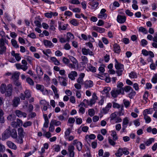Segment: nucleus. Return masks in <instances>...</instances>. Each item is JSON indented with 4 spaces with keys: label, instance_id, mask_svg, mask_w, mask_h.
Segmentation results:
<instances>
[{
    "label": "nucleus",
    "instance_id": "obj_47",
    "mask_svg": "<svg viewBox=\"0 0 157 157\" xmlns=\"http://www.w3.org/2000/svg\"><path fill=\"white\" fill-rule=\"evenodd\" d=\"M6 46H0V55H2L6 51Z\"/></svg>",
    "mask_w": 157,
    "mask_h": 157
},
{
    "label": "nucleus",
    "instance_id": "obj_61",
    "mask_svg": "<svg viewBox=\"0 0 157 157\" xmlns=\"http://www.w3.org/2000/svg\"><path fill=\"white\" fill-rule=\"evenodd\" d=\"M82 63L85 64H87L88 62V60L87 57L85 56H82L81 57Z\"/></svg>",
    "mask_w": 157,
    "mask_h": 157
},
{
    "label": "nucleus",
    "instance_id": "obj_22",
    "mask_svg": "<svg viewBox=\"0 0 157 157\" xmlns=\"http://www.w3.org/2000/svg\"><path fill=\"white\" fill-rule=\"evenodd\" d=\"M77 69L79 71H82L84 70L85 68V66L86 64L84 63L81 62L79 63V64L77 63Z\"/></svg>",
    "mask_w": 157,
    "mask_h": 157
},
{
    "label": "nucleus",
    "instance_id": "obj_6",
    "mask_svg": "<svg viewBox=\"0 0 157 157\" xmlns=\"http://www.w3.org/2000/svg\"><path fill=\"white\" fill-rule=\"evenodd\" d=\"M106 10L105 9H102L100 11V14H99V18L105 19L107 17V14L105 13Z\"/></svg>",
    "mask_w": 157,
    "mask_h": 157
},
{
    "label": "nucleus",
    "instance_id": "obj_35",
    "mask_svg": "<svg viewBox=\"0 0 157 157\" xmlns=\"http://www.w3.org/2000/svg\"><path fill=\"white\" fill-rule=\"evenodd\" d=\"M88 68L90 71L93 72H96V68L92 65L91 64H88Z\"/></svg>",
    "mask_w": 157,
    "mask_h": 157
},
{
    "label": "nucleus",
    "instance_id": "obj_50",
    "mask_svg": "<svg viewBox=\"0 0 157 157\" xmlns=\"http://www.w3.org/2000/svg\"><path fill=\"white\" fill-rule=\"evenodd\" d=\"M129 76L131 78H136L137 77V75L136 73L133 71L131 72L129 74Z\"/></svg>",
    "mask_w": 157,
    "mask_h": 157
},
{
    "label": "nucleus",
    "instance_id": "obj_10",
    "mask_svg": "<svg viewBox=\"0 0 157 157\" xmlns=\"http://www.w3.org/2000/svg\"><path fill=\"white\" fill-rule=\"evenodd\" d=\"M96 138V136L94 134H91L89 135H86L85 136V139L86 140L87 143L90 144L91 140H94Z\"/></svg>",
    "mask_w": 157,
    "mask_h": 157
},
{
    "label": "nucleus",
    "instance_id": "obj_17",
    "mask_svg": "<svg viewBox=\"0 0 157 157\" xmlns=\"http://www.w3.org/2000/svg\"><path fill=\"white\" fill-rule=\"evenodd\" d=\"M40 102L41 104H44L43 109H42V111L44 110L45 111L47 110L48 108L47 106L46 105H47L50 107H51L49 103L47 102L45 100H41Z\"/></svg>",
    "mask_w": 157,
    "mask_h": 157
},
{
    "label": "nucleus",
    "instance_id": "obj_29",
    "mask_svg": "<svg viewBox=\"0 0 157 157\" xmlns=\"http://www.w3.org/2000/svg\"><path fill=\"white\" fill-rule=\"evenodd\" d=\"M11 132V136L12 138H17V130L15 128H13L11 130H10Z\"/></svg>",
    "mask_w": 157,
    "mask_h": 157
},
{
    "label": "nucleus",
    "instance_id": "obj_37",
    "mask_svg": "<svg viewBox=\"0 0 157 157\" xmlns=\"http://www.w3.org/2000/svg\"><path fill=\"white\" fill-rule=\"evenodd\" d=\"M117 117V114L116 112L112 113L110 116V121L113 123Z\"/></svg>",
    "mask_w": 157,
    "mask_h": 157
},
{
    "label": "nucleus",
    "instance_id": "obj_28",
    "mask_svg": "<svg viewBox=\"0 0 157 157\" xmlns=\"http://www.w3.org/2000/svg\"><path fill=\"white\" fill-rule=\"evenodd\" d=\"M23 124V122L22 121L19 119H17V122H15L14 123V124H13V125L14 127H16L17 126H18L19 127L21 126H22Z\"/></svg>",
    "mask_w": 157,
    "mask_h": 157
},
{
    "label": "nucleus",
    "instance_id": "obj_12",
    "mask_svg": "<svg viewBox=\"0 0 157 157\" xmlns=\"http://www.w3.org/2000/svg\"><path fill=\"white\" fill-rule=\"evenodd\" d=\"M15 113L17 116L19 117H26L27 116V114L26 113L22 112L20 110H16Z\"/></svg>",
    "mask_w": 157,
    "mask_h": 157
},
{
    "label": "nucleus",
    "instance_id": "obj_56",
    "mask_svg": "<svg viewBox=\"0 0 157 157\" xmlns=\"http://www.w3.org/2000/svg\"><path fill=\"white\" fill-rule=\"evenodd\" d=\"M89 51H90L89 49H87L86 48H83L82 49V52L84 55H87L88 54Z\"/></svg>",
    "mask_w": 157,
    "mask_h": 157
},
{
    "label": "nucleus",
    "instance_id": "obj_20",
    "mask_svg": "<svg viewBox=\"0 0 157 157\" xmlns=\"http://www.w3.org/2000/svg\"><path fill=\"white\" fill-rule=\"evenodd\" d=\"M12 87L10 84L7 86V89L6 90V94L8 96L10 97L12 94Z\"/></svg>",
    "mask_w": 157,
    "mask_h": 157
},
{
    "label": "nucleus",
    "instance_id": "obj_40",
    "mask_svg": "<svg viewBox=\"0 0 157 157\" xmlns=\"http://www.w3.org/2000/svg\"><path fill=\"white\" fill-rule=\"evenodd\" d=\"M24 137H20L18 136V137L17 136V138H14L13 139H16V142L19 144H22L23 143V138Z\"/></svg>",
    "mask_w": 157,
    "mask_h": 157
},
{
    "label": "nucleus",
    "instance_id": "obj_9",
    "mask_svg": "<svg viewBox=\"0 0 157 157\" xmlns=\"http://www.w3.org/2000/svg\"><path fill=\"white\" fill-rule=\"evenodd\" d=\"M20 101V98L19 97H14L12 102V105L14 107H17L19 104Z\"/></svg>",
    "mask_w": 157,
    "mask_h": 157
},
{
    "label": "nucleus",
    "instance_id": "obj_31",
    "mask_svg": "<svg viewBox=\"0 0 157 157\" xmlns=\"http://www.w3.org/2000/svg\"><path fill=\"white\" fill-rule=\"evenodd\" d=\"M133 4L132 5V7L133 9L136 10L138 9V6L137 5L138 2L136 0H133L132 1Z\"/></svg>",
    "mask_w": 157,
    "mask_h": 157
},
{
    "label": "nucleus",
    "instance_id": "obj_34",
    "mask_svg": "<svg viewBox=\"0 0 157 157\" xmlns=\"http://www.w3.org/2000/svg\"><path fill=\"white\" fill-rule=\"evenodd\" d=\"M44 87L43 85L37 84L36 85V88L38 90H40L43 93L44 91Z\"/></svg>",
    "mask_w": 157,
    "mask_h": 157
},
{
    "label": "nucleus",
    "instance_id": "obj_14",
    "mask_svg": "<svg viewBox=\"0 0 157 157\" xmlns=\"http://www.w3.org/2000/svg\"><path fill=\"white\" fill-rule=\"evenodd\" d=\"M111 90V88L109 87H105L104 89L102 91H100V92L104 95L103 96H107L109 94V91Z\"/></svg>",
    "mask_w": 157,
    "mask_h": 157
},
{
    "label": "nucleus",
    "instance_id": "obj_24",
    "mask_svg": "<svg viewBox=\"0 0 157 157\" xmlns=\"http://www.w3.org/2000/svg\"><path fill=\"white\" fill-rule=\"evenodd\" d=\"M6 89V86L5 83H2L1 85L0 86V91L2 94L5 93Z\"/></svg>",
    "mask_w": 157,
    "mask_h": 157
},
{
    "label": "nucleus",
    "instance_id": "obj_43",
    "mask_svg": "<svg viewBox=\"0 0 157 157\" xmlns=\"http://www.w3.org/2000/svg\"><path fill=\"white\" fill-rule=\"evenodd\" d=\"M26 81L31 86H33L34 82L33 81L30 77H28L26 78Z\"/></svg>",
    "mask_w": 157,
    "mask_h": 157
},
{
    "label": "nucleus",
    "instance_id": "obj_38",
    "mask_svg": "<svg viewBox=\"0 0 157 157\" xmlns=\"http://www.w3.org/2000/svg\"><path fill=\"white\" fill-rule=\"evenodd\" d=\"M133 89L129 86H126L124 87L123 89V92L125 91L126 92H130Z\"/></svg>",
    "mask_w": 157,
    "mask_h": 157
},
{
    "label": "nucleus",
    "instance_id": "obj_45",
    "mask_svg": "<svg viewBox=\"0 0 157 157\" xmlns=\"http://www.w3.org/2000/svg\"><path fill=\"white\" fill-rule=\"evenodd\" d=\"M24 94L26 98H29L31 97V94L29 90H26Z\"/></svg>",
    "mask_w": 157,
    "mask_h": 157
},
{
    "label": "nucleus",
    "instance_id": "obj_53",
    "mask_svg": "<svg viewBox=\"0 0 157 157\" xmlns=\"http://www.w3.org/2000/svg\"><path fill=\"white\" fill-rule=\"evenodd\" d=\"M32 122L30 121H27L25 122L23 124V126L24 128H27L28 126H30L32 125Z\"/></svg>",
    "mask_w": 157,
    "mask_h": 157
},
{
    "label": "nucleus",
    "instance_id": "obj_23",
    "mask_svg": "<svg viewBox=\"0 0 157 157\" xmlns=\"http://www.w3.org/2000/svg\"><path fill=\"white\" fill-rule=\"evenodd\" d=\"M153 112L152 108H149L144 110L143 114V115H147V114H151Z\"/></svg>",
    "mask_w": 157,
    "mask_h": 157
},
{
    "label": "nucleus",
    "instance_id": "obj_7",
    "mask_svg": "<svg viewBox=\"0 0 157 157\" xmlns=\"http://www.w3.org/2000/svg\"><path fill=\"white\" fill-rule=\"evenodd\" d=\"M114 60L115 62V68L118 70L122 69V70H124V65L118 62L116 59H115Z\"/></svg>",
    "mask_w": 157,
    "mask_h": 157
},
{
    "label": "nucleus",
    "instance_id": "obj_21",
    "mask_svg": "<svg viewBox=\"0 0 157 157\" xmlns=\"http://www.w3.org/2000/svg\"><path fill=\"white\" fill-rule=\"evenodd\" d=\"M148 94L149 92L147 91H146L144 93L143 96V102L144 104H146L147 102V101L148 100Z\"/></svg>",
    "mask_w": 157,
    "mask_h": 157
},
{
    "label": "nucleus",
    "instance_id": "obj_16",
    "mask_svg": "<svg viewBox=\"0 0 157 157\" xmlns=\"http://www.w3.org/2000/svg\"><path fill=\"white\" fill-rule=\"evenodd\" d=\"M6 144L10 148L14 150H16L17 149L16 145L13 142L10 141H8L6 142Z\"/></svg>",
    "mask_w": 157,
    "mask_h": 157
},
{
    "label": "nucleus",
    "instance_id": "obj_36",
    "mask_svg": "<svg viewBox=\"0 0 157 157\" xmlns=\"http://www.w3.org/2000/svg\"><path fill=\"white\" fill-rule=\"evenodd\" d=\"M11 43L13 46L15 48H19V46L17 44V42L16 40L12 39L11 40Z\"/></svg>",
    "mask_w": 157,
    "mask_h": 157
},
{
    "label": "nucleus",
    "instance_id": "obj_54",
    "mask_svg": "<svg viewBox=\"0 0 157 157\" xmlns=\"http://www.w3.org/2000/svg\"><path fill=\"white\" fill-rule=\"evenodd\" d=\"M69 58L73 63L76 64L77 63H78V62L77 60L73 56H70L69 57Z\"/></svg>",
    "mask_w": 157,
    "mask_h": 157
},
{
    "label": "nucleus",
    "instance_id": "obj_42",
    "mask_svg": "<svg viewBox=\"0 0 157 157\" xmlns=\"http://www.w3.org/2000/svg\"><path fill=\"white\" fill-rule=\"evenodd\" d=\"M105 66L104 64H101L100 67H99V71H100V73L101 75H103L104 72L105 71L104 68Z\"/></svg>",
    "mask_w": 157,
    "mask_h": 157
},
{
    "label": "nucleus",
    "instance_id": "obj_27",
    "mask_svg": "<svg viewBox=\"0 0 157 157\" xmlns=\"http://www.w3.org/2000/svg\"><path fill=\"white\" fill-rule=\"evenodd\" d=\"M123 149L122 147L119 148L117 152L115 154V155L117 157H120L123 155Z\"/></svg>",
    "mask_w": 157,
    "mask_h": 157
},
{
    "label": "nucleus",
    "instance_id": "obj_1",
    "mask_svg": "<svg viewBox=\"0 0 157 157\" xmlns=\"http://www.w3.org/2000/svg\"><path fill=\"white\" fill-rule=\"evenodd\" d=\"M112 104L111 103H109L107 104L106 107L102 108L101 110L100 114H99V116L100 117H102L104 114H105L107 113L111 108Z\"/></svg>",
    "mask_w": 157,
    "mask_h": 157
},
{
    "label": "nucleus",
    "instance_id": "obj_13",
    "mask_svg": "<svg viewBox=\"0 0 157 157\" xmlns=\"http://www.w3.org/2000/svg\"><path fill=\"white\" fill-rule=\"evenodd\" d=\"M77 73L76 71H71L68 74V77L71 80H74L75 79V77H77Z\"/></svg>",
    "mask_w": 157,
    "mask_h": 157
},
{
    "label": "nucleus",
    "instance_id": "obj_2",
    "mask_svg": "<svg viewBox=\"0 0 157 157\" xmlns=\"http://www.w3.org/2000/svg\"><path fill=\"white\" fill-rule=\"evenodd\" d=\"M120 94L123 95L124 94V92H123V90L122 89H117L115 88L112 90L111 92V95L113 98H116L118 95Z\"/></svg>",
    "mask_w": 157,
    "mask_h": 157
},
{
    "label": "nucleus",
    "instance_id": "obj_49",
    "mask_svg": "<svg viewBox=\"0 0 157 157\" xmlns=\"http://www.w3.org/2000/svg\"><path fill=\"white\" fill-rule=\"evenodd\" d=\"M68 117V116H67V117H65L62 114L60 115L58 117V119L61 121L67 120Z\"/></svg>",
    "mask_w": 157,
    "mask_h": 157
},
{
    "label": "nucleus",
    "instance_id": "obj_19",
    "mask_svg": "<svg viewBox=\"0 0 157 157\" xmlns=\"http://www.w3.org/2000/svg\"><path fill=\"white\" fill-rule=\"evenodd\" d=\"M58 78L59 80V81L62 80V79H63L62 82H60L61 85H62L64 86H65L67 85V83L66 82V81H67V78L63 77H61L60 76H59L58 77Z\"/></svg>",
    "mask_w": 157,
    "mask_h": 157
},
{
    "label": "nucleus",
    "instance_id": "obj_18",
    "mask_svg": "<svg viewBox=\"0 0 157 157\" xmlns=\"http://www.w3.org/2000/svg\"><path fill=\"white\" fill-rule=\"evenodd\" d=\"M17 131L18 136L20 137H24L25 133L24 132L23 128L20 127L18 128Z\"/></svg>",
    "mask_w": 157,
    "mask_h": 157
},
{
    "label": "nucleus",
    "instance_id": "obj_39",
    "mask_svg": "<svg viewBox=\"0 0 157 157\" xmlns=\"http://www.w3.org/2000/svg\"><path fill=\"white\" fill-rule=\"evenodd\" d=\"M4 18L5 20H7L9 22L12 21V19L10 15L8 13H5L4 15Z\"/></svg>",
    "mask_w": 157,
    "mask_h": 157
},
{
    "label": "nucleus",
    "instance_id": "obj_15",
    "mask_svg": "<svg viewBox=\"0 0 157 157\" xmlns=\"http://www.w3.org/2000/svg\"><path fill=\"white\" fill-rule=\"evenodd\" d=\"M84 87L87 89L92 87L93 86V83L91 80H87L84 82Z\"/></svg>",
    "mask_w": 157,
    "mask_h": 157
},
{
    "label": "nucleus",
    "instance_id": "obj_59",
    "mask_svg": "<svg viewBox=\"0 0 157 157\" xmlns=\"http://www.w3.org/2000/svg\"><path fill=\"white\" fill-rule=\"evenodd\" d=\"M53 125H55L56 126H59L61 124V122L59 121H57L56 120L52 121L51 122Z\"/></svg>",
    "mask_w": 157,
    "mask_h": 157
},
{
    "label": "nucleus",
    "instance_id": "obj_64",
    "mask_svg": "<svg viewBox=\"0 0 157 157\" xmlns=\"http://www.w3.org/2000/svg\"><path fill=\"white\" fill-rule=\"evenodd\" d=\"M75 121V120L73 117H70L68 118V123L70 124H72L74 123Z\"/></svg>",
    "mask_w": 157,
    "mask_h": 157
},
{
    "label": "nucleus",
    "instance_id": "obj_51",
    "mask_svg": "<svg viewBox=\"0 0 157 157\" xmlns=\"http://www.w3.org/2000/svg\"><path fill=\"white\" fill-rule=\"evenodd\" d=\"M111 136H112L114 140H116L117 139L118 137L117 136V133L116 131H112Z\"/></svg>",
    "mask_w": 157,
    "mask_h": 157
},
{
    "label": "nucleus",
    "instance_id": "obj_5",
    "mask_svg": "<svg viewBox=\"0 0 157 157\" xmlns=\"http://www.w3.org/2000/svg\"><path fill=\"white\" fill-rule=\"evenodd\" d=\"M113 51L115 53L119 54L121 52V49L120 46L117 43H114L113 45Z\"/></svg>",
    "mask_w": 157,
    "mask_h": 157
},
{
    "label": "nucleus",
    "instance_id": "obj_26",
    "mask_svg": "<svg viewBox=\"0 0 157 157\" xmlns=\"http://www.w3.org/2000/svg\"><path fill=\"white\" fill-rule=\"evenodd\" d=\"M44 44L46 46V47H49V48H52L51 47L53 45V44L52 43L50 40H44Z\"/></svg>",
    "mask_w": 157,
    "mask_h": 157
},
{
    "label": "nucleus",
    "instance_id": "obj_58",
    "mask_svg": "<svg viewBox=\"0 0 157 157\" xmlns=\"http://www.w3.org/2000/svg\"><path fill=\"white\" fill-rule=\"evenodd\" d=\"M88 114L91 117L94 116L95 114L94 111L93 109H90L88 110Z\"/></svg>",
    "mask_w": 157,
    "mask_h": 157
},
{
    "label": "nucleus",
    "instance_id": "obj_30",
    "mask_svg": "<svg viewBox=\"0 0 157 157\" xmlns=\"http://www.w3.org/2000/svg\"><path fill=\"white\" fill-rule=\"evenodd\" d=\"M50 60L53 62L55 65L58 66L60 64L59 62L57 59L55 57H50Z\"/></svg>",
    "mask_w": 157,
    "mask_h": 157
},
{
    "label": "nucleus",
    "instance_id": "obj_32",
    "mask_svg": "<svg viewBox=\"0 0 157 157\" xmlns=\"http://www.w3.org/2000/svg\"><path fill=\"white\" fill-rule=\"evenodd\" d=\"M19 72L16 73L15 72L12 75L11 78L13 79V81L18 80L19 78Z\"/></svg>",
    "mask_w": 157,
    "mask_h": 157
},
{
    "label": "nucleus",
    "instance_id": "obj_8",
    "mask_svg": "<svg viewBox=\"0 0 157 157\" xmlns=\"http://www.w3.org/2000/svg\"><path fill=\"white\" fill-rule=\"evenodd\" d=\"M126 17L124 15H118L117 17V21L121 24L124 23L126 20Z\"/></svg>",
    "mask_w": 157,
    "mask_h": 157
},
{
    "label": "nucleus",
    "instance_id": "obj_33",
    "mask_svg": "<svg viewBox=\"0 0 157 157\" xmlns=\"http://www.w3.org/2000/svg\"><path fill=\"white\" fill-rule=\"evenodd\" d=\"M70 23L71 24L74 26H77L79 23L77 21V20L75 18H73L70 21Z\"/></svg>",
    "mask_w": 157,
    "mask_h": 157
},
{
    "label": "nucleus",
    "instance_id": "obj_55",
    "mask_svg": "<svg viewBox=\"0 0 157 157\" xmlns=\"http://www.w3.org/2000/svg\"><path fill=\"white\" fill-rule=\"evenodd\" d=\"M152 83L155 84L157 82V74H155L153 76L151 80Z\"/></svg>",
    "mask_w": 157,
    "mask_h": 157
},
{
    "label": "nucleus",
    "instance_id": "obj_3",
    "mask_svg": "<svg viewBox=\"0 0 157 157\" xmlns=\"http://www.w3.org/2000/svg\"><path fill=\"white\" fill-rule=\"evenodd\" d=\"M73 144L76 145V148L78 151H80L82 147V144L81 142L78 141L77 139L74 140Z\"/></svg>",
    "mask_w": 157,
    "mask_h": 157
},
{
    "label": "nucleus",
    "instance_id": "obj_52",
    "mask_svg": "<svg viewBox=\"0 0 157 157\" xmlns=\"http://www.w3.org/2000/svg\"><path fill=\"white\" fill-rule=\"evenodd\" d=\"M43 53L45 55L49 57V56L48 55V54H50L52 52L51 51V50L49 49H48L46 50L45 51L43 50L42 51Z\"/></svg>",
    "mask_w": 157,
    "mask_h": 157
},
{
    "label": "nucleus",
    "instance_id": "obj_44",
    "mask_svg": "<svg viewBox=\"0 0 157 157\" xmlns=\"http://www.w3.org/2000/svg\"><path fill=\"white\" fill-rule=\"evenodd\" d=\"M154 139L153 138H150L146 141L145 144L146 146H148L151 145L152 142H154Z\"/></svg>",
    "mask_w": 157,
    "mask_h": 157
},
{
    "label": "nucleus",
    "instance_id": "obj_57",
    "mask_svg": "<svg viewBox=\"0 0 157 157\" xmlns=\"http://www.w3.org/2000/svg\"><path fill=\"white\" fill-rule=\"evenodd\" d=\"M139 31L144 33L145 34H147V30H146L145 28L142 26L139 27Z\"/></svg>",
    "mask_w": 157,
    "mask_h": 157
},
{
    "label": "nucleus",
    "instance_id": "obj_46",
    "mask_svg": "<svg viewBox=\"0 0 157 157\" xmlns=\"http://www.w3.org/2000/svg\"><path fill=\"white\" fill-rule=\"evenodd\" d=\"M144 119L145 120V123L147 124L150 123L151 121V118L148 115H143Z\"/></svg>",
    "mask_w": 157,
    "mask_h": 157
},
{
    "label": "nucleus",
    "instance_id": "obj_60",
    "mask_svg": "<svg viewBox=\"0 0 157 157\" xmlns=\"http://www.w3.org/2000/svg\"><path fill=\"white\" fill-rule=\"evenodd\" d=\"M113 107L114 108H117L119 109L121 108V106L117 103L113 102Z\"/></svg>",
    "mask_w": 157,
    "mask_h": 157
},
{
    "label": "nucleus",
    "instance_id": "obj_48",
    "mask_svg": "<svg viewBox=\"0 0 157 157\" xmlns=\"http://www.w3.org/2000/svg\"><path fill=\"white\" fill-rule=\"evenodd\" d=\"M136 94V92L133 89L130 92V93L128 94V97L130 99H132Z\"/></svg>",
    "mask_w": 157,
    "mask_h": 157
},
{
    "label": "nucleus",
    "instance_id": "obj_4",
    "mask_svg": "<svg viewBox=\"0 0 157 157\" xmlns=\"http://www.w3.org/2000/svg\"><path fill=\"white\" fill-rule=\"evenodd\" d=\"M11 132L10 129H7L5 131L4 133L2 135V140H5L8 138L10 136Z\"/></svg>",
    "mask_w": 157,
    "mask_h": 157
},
{
    "label": "nucleus",
    "instance_id": "obj_11",
    "mask_svg": "<svg viewBox=\"0 0 157 157\" xmlns=\"http://www.w3.org/2000/svg\"><path fill=\"white\" fill-rule=\"evenodd\" d=\"M58 23V27L59 30H65L67 29V26H68V24H64V25H62L63 22L62 23L61 22L59 21Z\"/></svg>",
    "mask_w": 157,
    "mask_h": 157
},
{
    "label": "nucleus",
    "instance_id": "obj_41",
    "mask_svg": "<svg viewBox=\"0 0 157 157\" xmlns=\"http://www.w3.org/2000/svg\"><path fill=\"white\" fill-rule=\"evenodd\" d=\"M128 123L129 120L128 117H126L123 119L122 125L127 126V125Z\"/></svg>",
    "mask_w": 157,
    "mask_h": 157
},
{
    "label": "nucleus",
    "instance_id": "obj_63",
    "mask_svg": "<svg viewBox=\"0 0 157 157\" xmlns=\"http://www.w3.org/2000/svg\"><path fill=\"white\" fill-rule=\"evenodd\" d=\"M73 15V13L71 11H65L64 13V15L65 16H68L69 17Z\"/></svg>",
    "mask_w": 157,
    "mask_h": 157
},
{
    "label": "nucleus",
    "instance_id": "obj_62",
    "mask_svg": "<svg viewBox=\"0 0 157 157\" xmlns=\"http://www.w3.org/2000/svg\"><path fill=\"white\" fill-rule=\"evenodd\" d=\"M134 124L136 126H138L140 125V122L139 119H137L133 121Z\"/></svg>",
    "mask_w": 157,
    "mask_h": 157
},
{
    "label": "nucleus",
    "instance_id": "obj_25",
    "mask_svg": "<svg viewBox=\"0 0 157 157\" xmlns=\"http://www.w3.org/2000/svg\"><path fill=\"white\" fill-rule=\"evenodd\" d=\"M66 37V41L67 42H69L70 40L74 39V36L71 33L69 32L67 33Z\"/></svg>",
    "mask_w": 157,
    "mask_h": 157
}]
</instances>
